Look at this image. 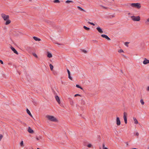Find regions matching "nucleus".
Here are the masks:
<instances>
[{
	"mask_svg": "<svg viewBox=\"0 0 149 149\" xmlns=\"http://www.w3.org/2000/svg\"><path fill=\"white\" fill-rule=\"evenodd\" d=\"M130 5L131 6L137 8L138 9H140L141 7V4L139 3H132L131 4H128L127 5V6H128Z\"/></svg>",
	"mask_w": 149,
	"mask_h": 149,
	"instance_id": "nucleus-1",
	"label": "nucleus"
},
{
	"mask_svg": "<svg viewBox=\"0 0 149 149\" xmlns=\"http://www.w3.org/2000/svg\"><path fill=\"white\" fill-rule=\"evenodd\" d=\"M116 124L117 125L119 126L120 125L121 123L119 117H117L116 118Z\"/></svg>",
	"mask_w": 149,
	"mask_h": 149,
	"instance_id": "nucleus-6",
	"label": "nucleus"
},
{
	"mask_svg": "<svg viewBox=\"0 0 149 149\" xmlns=\"http://www.w3.org/2000/svg\"><path fill=\"white\" fill-rule=\"evenodd\" d=\"M72 1L70 0H67L65 2L67 3H69L70 2H72Z\"/></svg>",
	"mask_w": 149,
	"mask_h": 149,
	"instance_id": "nucleus-31",
	"label": "nucleus"
},
{
	"mask_svg": "<svg viewBox=\"0 0 149 149\" xmlns=\"http://www.w3.org/2000/svg\"><path fill=\"white\" fill-rule=\"evenodd\" d=\"M130 13H128V14H129V15H130Z\"/></svg>",
	"mask_w": 149,
	"mask_h": 149,
	"instance_id": "nucleus-56",
	"label": "nucleus"
},
{
	"mask_svg": "<svg viewBox=\"0 0 149 149\" xmlns=\"http://www.w3.org/2000/svg\"><path fill=\"white\" fill-rule=\"evenodd\" d=\"M127 113L125 112H124L123 113V118L124 120L125 123L126 124L127 123Z\"/></svg>",
	"mask_w": 149,
	"mask_h": 149,
	"instance_id": "nucleus-5",
	"label": "nucleus"
},
{
	"mask_svg": "<svg viewBox=\"0 0 149 149\" xmlns=\"http://www.w3.org/2000/svg\"><path fill=\"white\" fill-rule=\"evenodd\" d=\"M29 1H30V2H31V1L32 0H29Z\"/></svg>",
	"mask_w": 149,
	"mask_h": 149,
	"instance_id": "nucleus-54",
	"label": "nucleus"
},
{
	"mask_svg": "<svg viewBox=\"0 0 149 149\" xmlns=\"http://www.w3.org/2000/svg\"><path fill=\"white\" fill-rule=\"evenodd\" d=\"M77 8L79 10H80L81 11H83L84 12H86L85 10L84 9H83V8H82L81 7L79 6H77Z\"/></svg>",
	"mask_w": 149,
	"mask_h": 149,
	"instance_id": "nucleus-18",
	"label": "nucleus"
},
{
	"mask_svg": "<svg viewBox=\"0 0 149 149\" xmlns=\"http://www.w3.org/2000/svg\"><path fill=\"white\" fill-rule=\"evenodd\" d=\"M32 55L36 58H38V56L35 53H32Z\"/></svg>",
	"mask_w": 149,
	"mask_h": 149,
	"instance_id": "nucleus-24",
	"label": "nucleus"
},
{
	"mask_svg": "<svg viewBox=\"0 0 149 149\" xmlns=\"http://www.w3.org/2000/svg\"><path fill=\"white\" fill-rule=\"evenodd\" d=\"M19 74H20V72H19Z\"/></svg>",
	"mask_w": 149,
	"mask_h": 149,
	"instance_id": "nucleus-55",
	"label": "nucleus"
},
{
	"mask_svg": "<svg viewBox=\"0 0 149 149\" xmlns=\"http://www.w3.org/2000/svg\"><path fill=\"white\" fill-rule=\"evenodd\" d=\"M100 149H101V148H100Z\"/></svg>",
	"mask_w": 149,
	"mask_h": 149,
	"instance_id": "nucleus-57",
	"label": "nucleus"
},
{
	"mask_svg": "<svg viewBox=\"0 0 149 149\" xmlns=\"http://www.w3.org/2000/svg\"><path fill=\"white\" fill-rule=\"evenodd\" d=\"M101 37L103 38H105L108 40H111V39L109 38L108 36L105 34H102L101 35Z\"/></svg>",
	"mask_w": 149,
	"mask_h": 149,
	"instance_id": "nucleus-7",
	"label": "nucleus"
},
{
	"mask_svg": "<svg viewBox=\"0 0 149 149\" xmlns=\"http://www.w3.org/2000/svg\"><path fill=\"white\" fill-rule=\"evenodd\" d=\"M97 30L100 33H103V31L102 30V29L100 27H97L96 28Z\"/></svg>",
	"mask_w": 149,
	"mask_h": 149,
	"instance_id": "nucleus-11",
	"label": "nucleus"
},
{
	"mask_svg": "<svg viewBox=\"0 0 149 149\" xmlns=\"http://www.w3.org/2000/svg\"><path fill=\"white\" fill-rule=\"evenodd\" d=\"M101 6L103 8H105V9H106L107 8L105 7L104 6H103L102 5H101Z\"/></svg>",
	"mask_w": 149,
	"mask_h": 149,
	"instance_id": "nucleus-44",
	"label": "nucleus"
},
{
	"mask_svg": "<svg viewBox=\"0 0 149 149\" xmlns=\"http://www.w3.org/2000/svg\"><path fill=\"white\" fill-rule=\"evenodd\" d=\"M3 137V136L1 134H0V141L1 140Z\"/></svg>",
	"mask_w": 149,
	"mask_h": 149,
	"instance_id": "nucleus-37",
	"label": "nucleus"
},
{
	"mask_svg": "<svg viewBox=\"0 0 149 149\" xmlns=\"http://www.w3.org/2000/svg\"><path fill=\"white\" fill-rule=\"evenodd\" d=\"M76 87L78 88H79L80 89H82V90H83V88L80 86L79 85H76Z\"/></svg>",
	"mask_w": 149,
	"mask_h": 149,
	"instance_id": "nucleus-23",
	"label": "nucleus"
},
{
	"mask_svg": "<svg viewBox=\"0 0 149 149\" xmlns=\"http://www.w3.org/2000/svg\"><path fill=\"white\" fill-rule=\"evenodd\" d=\"M148 149H149V148H148Z\"/></svg>",
	"mask_w": 149,
	"mask_h": 149,
	"instance_id": "nucleus-59",
	"label": "nucleus"
},
{
	"mask_svg": "<svg viewBox=\"0 0 149 149\" xmlns=\"http://www.w3.org/2000/svg\"><path fill=\"white\" fill-rule=\"evenodd\" d=\"M147 21L149 22V18L147 19Z\"/></svg>",
	"mask_w": 149,
	"mask_h": 149,
	"instance_id": "nucleus-48",
	"label": "nucleus"
},
{
	"mask_svg": "<svg viewBox=\"0 0 149 149\" xmlns=\"http://www.w3.org/2000/svg\"><path fill=\"white\" fill-rule=\"evenodd\" d=\"M6 22L5 23V25H7L8 24H10L11 22V21L8 19L7 20H6Z\"/></svg>",
	"mask_w": 149,
	"mask_h": 149,
	"instance_id": "nucleus-15",
	"label": "nucleus"
},
{
	"mask_svg": "<svg viewBox=\"0 0 149 149\" xmlns=\"http://www.w3.org/2000/svg\"><path fill=\"white\" fill-rule=\"evenodd\" d=\"M8 64L9 65H11V63H8Z\"/></svg>",
	"mask_w": 149,
	"mask_h": 149,
	"instance_id": "nucleus-53",
	"label": "nucleus"
},
{
	"mask_svg": "<svg viewBox=\"0 0 149 149\" xmlns=\"http://www.w3.org/2000/svg\"><path fill=\"white\" fill-rule=\"evenodd\" d=\"M118 52L119 53L123 52L124 51L122 49H120L118 50Z\"/></svg>",
	"mask_w": 149,
	"mask_h": 149,
	"instance_id": "nucleus-33",
	"label": "nucleus"
},
{
	"mask_svg": "<svg viewBox=\"0 0 149 149\" xmlns=\"http://www.w3.org/2000/svg\"><path fill=\"white\" fill-rule=\"evenodd\" d=\"M125 143L126 144V146H128V142H125Z\"/></svg>",
	"mask_w": 149,
	"mask_h": 149,
	"instance_id": "nucleus-42",
	"label": "nucleus"
},
{
	"mask_svg": "<svg viewBox=\"0 0 149 149\" xmlns=\"http://www.w3.org/2000/svg\"><path fill=\"white\" fill-rule=\"evenodd\" d=\"M26 112H27V113L29 116H30L31 117H32V114H31V113L30 111H29V110L28 109H27L26 110Z\"/></svg>",
	"mask_w": 149,
	"mask_h": 149,
	"instance_id": "nucleus-16",
	"label": "nucleus"
},
{
	"mask_svg": "<svg viewBox=\"0 0 149 149\" xmlns=\"http://www.w3.org/2000/svg\"><path fill=\"white\" fill-rule=\"evenodd\" d=\"M93 41H95V42H97V41L96 40H93Z\"/></svg>",
	"mask_w": 149,
	"mask_h": 149,
	"instance_id": "nucleus-47",
	"label": "nucleus"
},
{
	"mask_svg": "<svg viewBox=\"0 0 149 149\" xmlns=\"http://www.w3.org/2000/svg\"><path fill=\"white\" fill-rule=\"evenodd\" d=\"M92 145L91 144H89L87 145V146L89 148H91V147Z\"/></svg>",
	"mask_w": 149,
	"mask_h": 149,
	"instance_id": "nucleus-39",
	"label": "nucleus"
},
{
	"mask_svg": "<svg viewBox=\"0 0 149 149\" xmlns=\"http://www.w3.org/2000/svg\"><path fill=\"white\" fill-rule=\"evenodd\" d=\"M135 135L137 136H138L139 135V134L138 132H136V133Z\"/></svg>",
	"mask_w": 149,
	"mask_h": 149,
	"instance_id": "nucleus-43",
	"label": "nucleus"
},
{
	"mask_svg": "<svg viewBox=\"0 0 149 149\" xmlns=\"http://www.w3.org/2000/svg\"><path fill=\"white\" fill-rule=\"evenodd\" d=\"M147 90V91H149V86L148 87Z\"/></svg>",
	"mask_w": 149,
	"mask_h": 149,
	"instance_id": "nucleus-46",
	"label": "nucleus"
},
{
	"mask_svg": "<svg viewBox=\"0 0 149 149\" xmlns=\"http://www.w3.org/2000/svg\"><path fill=\"white\" fill-rule=\"evenodd\" d=\"M1 16L5 21L7 20L9 17V15H6L3 13H2L1 14Z\"/></svg>",
	"mask_w": 149,
	"mask_h": 149,
	"instance_id": "nucleus-4",
	"label": "nucleus"
},
{
	"mask_svg": "<svg viewBox=\"0 0 149 149\" xmlns=\"http://www.w3.org/2000/svg\"><path fill=\"white\" fill-rule=\"evenodd\" d=\"M102 148L103 149H104L105 148H107L105 147V145L104 143H103L102 144Z\"/></svg>",
	"mask_w": 149,
	"mask_h": 149,
	"instance_id": "nucleus-38",
	"label": "nucleus"
},
{
	"mask_svg": "<svg viewBox=\"0 0 149 149\" xmlns=\"http://www.w3.org/2000/svg\"><path fill=\"white\" fill-rule=\"evenodd\" d=\"M140 102L142 105H143L144 104V102L143 100V99L141 100Z\"/></svg>",
	"mask_w": 149,
	"mask_h": 149,
	"instance_id": "nucleus-26",
	"label": "nucleus"
},
{
	"mask_svg": "<svg viewBox=\"0 0 149 149\" xmlns=\"http://www.w3.org/2000/svg\"><path fill=\"white\" fill-rule=\"evenodd\" d=\"M81 104H85V102L84 100H81Z\"/></svg>",
	"mask_w": 149,
	"mask_h": 149,
	"instance_id": "nucleus-35",
	"label": "nucleus"
},
{
	"mask_svg": "<svg viewBox=\"0 0 149 149\" xmlns=\"http://www.w3.org/2000/svg\"><path fill=\"white\" fill-rule=\"evenodd\" d=\"M20 145L21 146H24V143H23V141H21V142L20 143Z\"/></svg>",
	"mask_w": 149,
	"mask_h": 149,
	"instance_id": "nucleus-34",
	"label": "nucleus"
},
{
	"mask_svg": "<svg viewBox=\"0 0 149 149\" xmlns=\"http://www.w3.org/2000/svg\"><path fill=\"white\" fill-rule=\"evenodd\" d=\"M112 0L113 1H114V0Z\"/></svg>",
	"mask_w": 149,
	"mask_h": 149,
	"instance_id": "nucleus-58",
	"label": "nucleus"
},
{
	"mask_svg": "<svg viewBox=\"0 0 149 149\" xmlns=\"http://www.w3.org/2000/svg\"><path fill=\"white\" fill-rule=\"evenodd\" d=\"M47 23V24H50L51 23V22L49 20H46L45 21Z\"/></svg>",
	"mask_w": 149,
	"mask_h": 149,
	"instance_id": "nucleus-28",
	"label": "nucleus"
},
{
	"mask_svg": "<svg viewBox=\"0 0 149 149\" xmlns=\"http://www.w3.org/2000/svg\"><path fill=\"white\" fill-rule=\"evenodd\" d=\"M36 138L37 140H39V138L37 136H36Z\"/></svg>",
	"mask_w": 149,
	"mask_h": 149,
	"instance_id": "nucleus-45",
	"label": "nucleus"
},
{
	"mask_svg": "<svg viewBox=\"0 0 149 149\" xmlns=\"http://www.w3.org/2000/svg\"><path fill=\"white\" fill-rule=\"evenodd\" d=\"M77 96H79L81 97V95H80L79 94H76L75 95H74V96L75 97H76Z\"/></svg>",
	"mask_w": 149,
	"mask_h": 149,
	"instance_id": "nucleus-36",
	"label": "nucleus"
},
{
	"mask_svg": "<svg viewBox=\"0 0 149 149\" xmlns=\"http://www.w3.org/2000/svg\"><path fill=\"white\" fill-rule=\"evenodd\" d=\"M132 149H137V148H132Z\"/></svg>",
	"mask_w": 149,
	"mask_h": 149,
	"instance_id": "nucleus-51",
	"label": "nucleus"
},
{
	"mask_svg": "<svg viewBox=\"0 0 149 149\" xmlns=\"http://www.w3.org/2000/svg\"><path fill=\"white\" fill-rule=\"evenodd\" d=\"M67 71L68 74V75L70 74V72L68 69H67Z\"/></svg>",
	"mask_w": 149,
	"mask_h": 149,
	"instance_id": "nucleus-40",
	"label": "nucleus"
},
{
	"mask_svg": "<svg viewBox=\"0 0 149 149\" xmlns=\"http://www.w3.org/2000/svg\"><path fill=\"white\" fill-rule=\"evenodd\" d=\"M33 38L36 41H40L41 40V39H40L39 38L37 37L34 36L33 37Z\"/></svg>",
	"mask_w": 149,
	"mask_h": 149,
	"instance_id": "nucleus-17",
	"label": "nucleus"
},
{
	"mask_svg": "<svg viewBox=\"0 0 149 149\" xmlns=\"http://www.w3.org/2000/svg\"><path fill=\"white\" fill-rule=\"evenodd\" d=\"M129 43V42H126L125 43V45L127 47H128V44Z\"/></svg>",
	"mask_w": 149,
	"mask_h": 149,
	"instance_id": "nucleus-27",
	"label": "nucleus"
},
{
	"mask_svg": "<svg viewBox=\"0 0 149 149\" xmlns=\"http://www.w3.org/2000/svg\"><path fill=\"white\" fill-rule=\"evenodd\" d=\"M68 78H69L70 79V80H72V78L70 76V74H68Z\"/></svg>",
	"mask_w": 149,
	"mask_h": 149,
	"instance_id": "nucleus-30",
	"label": "nucleus"
},
{
	"mask_svg": "<svg viewBox=\"0 0 149 149\" xmlns=\"http://www.w3.org/2000/svg\"><path fill=\"white\" fill-rule=\"evenodd\" d=\"M28 131L29 133L31 134H33L34 133L33 130L30 127H29Z\"/></svg>",
	"mask_w": 149,
	"mask_h": 149,
	"instance_id": "nucleus-10",
	"label": "nucleus"
},
{
	"mask_svg": "<svg viewBox=\"0 0 149 149\" xmlns=\"http://www.w3.org/2000/svg\"><path fill=\"white\" fill-rule=\"evenodd\" d=\"M55 99H56V101H57V102H58V103L59 104H60V102H61L60 100V98H59V97H58V96L57 95H56L55 96Z\"/></svg>",
	"mask_w": 149,
	"mask_h": 149,
	"instance_id": "nucleus-9",
	"label": "nucleus"
},
{
	"mask_svg": "<svg viewBox=\"0 0 149 149\" xmlns=\"http://www.w3.org/2000/svg\"><path fill=\"white\" fill-rule=\"evenodd\" d=\"M131 17L132 20L134 21H139L140 20V17L139 16L136 17L133 16H131Z\"/></svg>",
	"mask_w": 149,
	"mask_h": 149,
	"instance_id": "nucleus-3",
	"label": "nucleus"
},
{
	"mask_svg": "<svg viewBox=\"0 0 149 149\" xmlns=\"http://www.w3.org/2000/svg\"><path fill=\"white\" fill-rule=\"evenodd\" d=\"M114 17H115V15H110L109 16V17L110 18H112Z\"/></svg>",
	"mask_w": 149,
	"mask_h": 149,
	"instance_id": "nucleus-32",
	"label": "nucleus"
},
{
	"mask_svg": "<svg viewBox=\"0 0 149 149\" xmlns=\"http://www.w3.org/2000/svg\"><path fill=\"white\" fill-rule=\"evenodd\" d=\"M80 50L81 51V52L86 54L87 53V51L83 49H81Z\"/></svg>",
	"mask_w": 149,
	"mask_h": 149,
	"instance_id": "nucleus-21",
	"label": "nucleus"
},
{
	"mask_svg": "<svg viewBox=\"0 0 149 149\" xmlns=\"http://www.w3.org/2000/svg\"><path fill=\"white\" fill-rule=\"evenodd\" d=\"M10 48L11 50L14 53H15L16 54H18V53L15 48H14L12 46H11Z\"/></svg>",
	"mask_w": 149,
	"mask_h": 149,
	"instance_id": "nucleus-8",
	"label": "nucleus"
},
{
	"mask_svg": "<svg viewBox=\"0 0 149 149\" xmlns=\"http://www.w3.org/2000/svg\"><path fill=\"white\" fill-rule=\"evenodd\" d=\"M0 62L2 64H3V62L1 60H0Z\"/></svg>",
	"mask_w": 149,
	"mask_h": 149,
	"instance_id": "nucleus-41",
	"label": "nucleus"
},
{
	"mask_svg": "<svg viewBox=\"0 0 149 149\" xmlns=\"http://www.w3.org/2000/svg\"><path fill=\"white\" fill-rule=\"evenodd\" d=\"M120 71H121V72L122 73H123V71H122V70H120Z\"/></svg>",
	"mask_w": 149,
	"mask_h": 149,
	"instance_id": "nucleus-49",
	"label": "nucleus"
},
{
	"mask_svg": "<svg viewBox=\"0 0 149 149\" xmlns=\"http://www.w3.org/2000/svg\"><path fill=\"white\" fill-rule=\"evenodd\" d=\"M49 67H50L51 70V71H52L53 70V66L51 64H50L49 65Z\"/></svg>",
	"mask_w": 149,
	"mask_h": 149,
	"instance_id": "nucleus-22",
	"label": "nucleus"
},
{
	"mask_svg": "<svg viewBox=\"0 0 149 149\" xmlns=\"http://www.w3.org/2000/svg\"><path fill=\"white\" fill-rule=\"evenodd\" d=\"M46 117L49 120L54 122H58V120L53 116L47 115L46 116Z\"/></svg>",
	"mask_w": 149,
	"mask_h": 149,
	"instance_id": "nucleus-2",
	"label": "nucleus"
},
{
	"mask_svg": "<svg viewBox=\"0 0 149 149\" xmlns=\"http://www.w3.org/2000/svg\"><path fill=\"white\" fill-rule=\"evenodd\" d=\"M60 1L59 0H55L54 1V3H59Z\"/></svg>",
	"mask_w": 149,
	"mask_h": 149,
	"instance_id": "nucleus-25",
	"label": "nucleus"
},
{
	"mask_svg": "<svg viewBox=\"0 0 149 149\" xmlns=\"http://www.w3.org/2000/svg\"><path fill=\"white\" fill-rule=\"evenodd\" d=\"M39 139H41V137L40 136H39Z\"/></svg>",
	"mask_w": 149,
	"mask_h": 149,
	"instance_id": "nucleus-52",
	"label": "nucleus"
},
{
	"mask_svg": "<svg viewBox=\"0 0 149 149\" xmlns=\"http://www.w3.org/2000/svg\"><path fill=\"white\" fill-rule=\"evenodd\" d=\"M88 23L90 24H91V25H93V26H95V24L94 23H93V22H88Z\"/></svg>",
	"mask_w": 149,
	"mask_h": 149,
	"instance_id": "nucleus-29",
	"label": "nucleus"
},
{
	"mask_svg": "<svg viewBox=\"0 0 149 149\" xmlns=\"http://www.w3.org/2000/svg\"><path fill=\"white\" fill-rule=\"evenodd\" d=\"M133 119H134V121L135 124H137L138 123V121H137V119H136V118L133 117Z\"/></svg>",
	"mask_w": 149,
	"mask_h": 149,
	"instance_id": "nucleus-19",
	"label": "nucleus"
},
{
	"mask_svg": "<svg viewBox=\"0 0 149 149\" xmlns=\"http://www.w3.org/2000/svg\"><path fill=\"white\" fill-rule=\"evenodd\" d=\"M47 56L49 58H51L52 57V54L49 52H47Z\"/></svg>",
	"mask_w": 149,
	"mask_h": 149,
	"instance_id": "nucleus-13",
	"label": "nucleus"
},
{
	"mask_svg": "<svg viewBox=\"0 0 149 149\" xmlns=\"http://www.w3.org/2000/svg\"><path fill=\"white\" fill-rule=\"evenodd\" d=\"M149 63V60L147 59L146 58H144V60L143 61V64L146 65Z\"/></svg>",
	"mask_w": 149,
	"mask_h": 149,
	"instance_id": "nucleus-12",
	"label": "nucleus"
},
{
	"mask_svg": "<svg viewBox=\"0 0 149 149\" xmlns=\"http://www.w3.org/2000/svg\"><path fill=\"white\" fill-rule=\"evenodd\" d=\"M56 44H58V45H62V44H59V43H56Z\"/></svg>",
	"mask_w": 149,
	"mask_h": 149,
	"instance_id": "nucleus-50",
	"label": "nucleus"
},
{
	"mask_svg": "<svg viewBox=\"0 0 149 149\" xmlns=\"http://www.w3.org/2000/svg\"><path fill=\"white\" fill-rule=\"evenodd\" d=\"M83 28L85 29L87 31H89L90 30V28H89L85 26H83Z\"/></svg>",
	"mask_w": 149,
	"mask_h": 149,
	"instance_id": "nucleus-20",
	"label": "nucleus"
},
{
	"mask_svg": "<svg viewBox=\"0 0 149 149\" xmlns=\"http://www.w3.org/2000/svg\"><path fill=\"white\" fill-rule=\"evenodd\" d=\"M69 101L70 102V104L71 105H73L74 104V102L72 100L71 98H69Z\"/></svg>",
	"mask_w": 149,
	"mask_h": 149,
	"instance_id": "nucleus-14",
	"label": "nucleus"
}]
</instances>
